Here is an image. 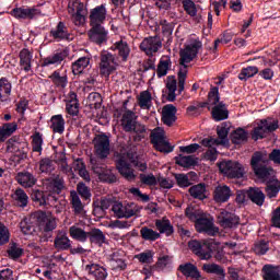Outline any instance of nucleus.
<instances>
[{"label":"nucleus","mask_w":280,"mask_h":280,"mask_svg":"<svg viewBox=\"0 0 280 280\" xmlns=\"http://www.w3.org/2000/svg\"><path fill=\"white\" fill-rule=\"evenodd\" d=\"M32 139L33 152H38L40 154L43 152V133L36 131L32 136Z\"/></svg>","instance_id":"60"},{"label":"nucleus","mask_w":280,"mask_h":280,"mask_svg":"<svg viewBox=\"0 0 280 280\" xmlns=\"http://www.w3.org/2000/svg\"><path fill=\"white\" fill-rule=\"evenodd\" d=\"M70 196L74 215H78L79 218H84V215H86V211L84 210V205L82 203V200H80V196L74 190L70 192Z\"/></svg>","instance_id":"37"},{"label":"nucleus","mask_w":280,"mask_h":280,"mask_svg":"<svg viewBox=\"0 0 280 280\" xmlns=\"http://www.w3.org/2000/svg\"><path fill=\"white\" fill-rule=\"evenodd\" d=\"M217 135L219 140V143L221 145H225V143H229V127L222 126L217 128Z\"/></svg>","instance_id":"61"},{"label":"nucleus","mask_w":280,"mask_h":280,"mask_svg":"<svg viewBox=\"0 0 280 280\" xmlns=\"http://www.w3.org/2000/svg\"><path fill=\"white\" fill-rule=\"evenodd\" d=\"M50 36L55 38V40H69L71 34H69V28L65 22H59L55 28L50 31Z\"/></svg>","instance_id":"32"},{"label":"nucleus","mask_w":280,"mask_h":280,"mask_svg":"<svg viewBox=\"0 0 280 280\" xmlns=\"http://www.w3.org/2000/svg\"><path fill=\"white\" fill-rule=\"evenodd\" d=\"M65 58H67L66 51L56 52L52 56L46 57L44 59L43 67H49V65H60Z\"/></svg>","instance_id":"52"},{"label":"nucleus","mask_w":280,"mask_h":280,"mask_svg":"<svg viewBox=\"0 0 280 280\" xmlns=\"http://www.w3.org/2000/svg\"><path fill=\"white\" fill-rule=\"evenodd\" d=\"M250 165L254 170L255 176L260 180L267 183L275 178V168L268 164V161H264V155L260 152L254 153Z\"/></svg>","instance_id":"2"},{"label":"nucleus","mask_w":280,"mask_h":280,"mask_svg":"<svg viewBox=\"0 0 280 280\" xmlns=\"http://www.w3.org/2000/svg\"><path fill=\"white\" fill-rule=\"evenodd\" d=\"M88 240H90L91 244H97V246H102V244L106 243V235L100 229H92L88 232Z\"/></svg>","instance_id":"41"},{"label":"nucleus","mask_w":280,"mask_h":280,"mask_svg":"<svg viewBox=\"0 0 280 280\" xmlns=\"http://www.w3.org/2000/svg\"><path fill=\"white\" fill-rule=\"evenodd\" d=\"M31 198L33 202L39 205V207H45L47 205V198H45V192L40 190H33Z\"/></svg>","instance_id":"62"},{"label":"nucleus","mask_w":280,"mask_h":280,"mask_svg":"<svg viewBox=\"0 0 280 280\" xmlns=\"http://www.w3.org/2000/svg\"><path fill=\"white\" fill-rule=\"evenodd\" d=\"M11 198L15 207H21L22 209H25V207L30 205V197L27 196V192H25V190H23L22 188L15 189L11 195Z\"/></svg>","instance_id":"34"},{"label":"nucleus","mask_w":280,"mask_h":280,"mask_svg":"<svg viewBox=\"0 0 280 280\" xmlns=\"http://www.w3.org/2000/svg\"><path fill=\"white\" fill-rule=\"evenodd\" d=\"M246 196L257 207H264V203L266 202V194H264V190L259 187H249L246 190Z\"/></svg>","instance_id":"24"},{"label":"nucleus","mask_w":280,"mask_h":280,"mask_svg":"<svg viewBox=\"0 0 280 280\" xmlns=\"http://www.w3.org/2000/svg\"><path fill=\"white\" fill-rule=\"evenodd\" d=\"M211 115L214 121H224V119H229V109L226 108V104H224V102H218L213 105Z\"/></svg>","instance_id":"29"},{"label":"nucleus","mask_w":280,"mask_h":280,"mask_svg":"<svg viewBox=\"0 0 280 280\" xmlns=\"http://www.w3.org/2000/svg\"><path fill=\"white\" fill-rule=\"evenodd\" d=\"M12 16L14 19H22V20H31L36 19V16H40V10L36 8H27V7H20L15 8L11 11Z\"/></svg>","instance_id":"18"},{"label":"nucleus","mask_w":280,"mask_h":280,"mask_svg":"<svg viewBox=\"0 0 280 280\" xmlns=\"http://www.w3.org/2000/svg\"><path fill=\"white\" fill-rule=\"evenodd\" d=\"M232 196L231 188L226 185H219L213 191V200L219 203L229 202Z\"/></svg>","instance_id":"28"},{"label":"nucleus","mask_w":280,"mask_h":280,"mask_svg":"<svg viewBox=\"0 0 280 280\" xmlns=\"http://www.w3.org/2000/svg\"><path fill=\"white\" fill-rule=\"evenodd\" d=\"M172 70V58L170 56H162L156 68L158 78H165L168 71Z\"/></svg>","instance_id":"38"},{"label":"nucleus","mask_w":280,"mask_h":280,"mask_svg":"<svg viewBox=\"0 0 280 280\" xmlns=\"http://www.w3.org/2000/svg\"><path fill=\"white\" fill-rule=\"evenodd\" d=\"M140 235H141L142 240H144L145 242H156V240H159L161 237V233H159L148 226L141 228Z\"/></svg>","instance_id":"50"},{"label":"nucleus","mask_w":280,"mask_h":280,"mask_svg":"<svg viewBox=\"0 0 280 280\" xmlns=\"http://www.w3.org/2000/svg\"><path fill=\"white\" fill-rule=\"evenodd\" d=\"M50 128L52 132H57L58 135H62V132H65V118L62 115H54L50 118Z\"/></svg>","instance_id":"46"},{"label":"nucleus","mask_w":280,"mask_h":280,"mask_svg":"<svg viewBox=\"0 0 280 280\" xmlns=\"http://www.w3.org/2000/svg\"><path fill=\"white\" fill-rule=\"evenodd\" d=\"M183 5L184 12L188 14V16H197L198 15V8L196 7V2L192 0H180Z\"/></svg>","instance_id":"56"},{"label":"nucleus","mask_w":280,"mask_h":280,"mask_svg":"<svg viewBox=\"0 0 280 280\" xmlns=\"http://www.w3.org/2000/svg\"><path fill=\"white\" fill-rule=\"evenodd\" d=\"M19 130V124L16 122H4L0 126V143H5L9 137H12L14 132Z\"/></svg>","instance_id":"35"},{"label":"nucleus","mask_w":280,"mask_h":280,"mask_svg":"<svg viewBox=\"0 0 280 280\" xmlns=\"http://www.w3.org/2000/svg\"><path fill=\"white\" fill-rule=\"evenodd\" d=\"M202 49V42L199 39H191L184 49L179 51V65L182 66L178 71V91H185V80H187V65L198 56V51Z\"/></svg>","instance_id":"1"},{"label":"nucleus","mask_w":280,"mask_h":280,"mask_svg":"<svg viewBox=\"0 0 280 280\" xmlns=\"http://www.w3.org/2000/svg\"><path fill=\"white\" fill-rule=\"evenodd\" d=\"M264 279L265 280H280L279 267L272 265H265L262 267Z\"/></svg>","instance_id":"48"},{"label":"nucleus","mask_w":280,"mask_h":280,"mask_svg":"<svg viewBox=\"0 0 280 280\" xmlns=\"http://www.w3.org/2000/svg\"><path fill=\"white\" fill-rule=\"evenodd\" d=\"M71 244H72V241L67 235V231L58 230L56 232V236L54 241V246L56 250H58L59 253L62 250H70Z\"/></svg>","instance_id":"19"},{"label":"nucleus","mask_w":280,"mask_h":280,"mask_svg":"<svg viewBox=\"0 0 280 280\" xmlns=\"http://www.w3.org/2000/svg\"><path fill=\"white\" fill-rule=\"evenodd\" d=\"M10 95H12V83L8 78L2 77L0 79V101L10 102Z\"/></svg>","instance_id":"40"},{"label":"nucleus","mask_w":280,"mask_h":280,"mask_svg":"<svg viewBox=\"0 0 280 280\" xmlns=\"http://www.w3.org/2000/svg\"><path fill=\"white\" fill-rule=\"evenodd\" d=\"M219 244L220 243L215 242L213 238L202 242L194 240L188 243V248H190L191 252L200 259L209 260L212 257V253L215 249V246Z\"/></svg>","instance_id":"3"},{"label":"nucleus","mask_w":280,"mask_h":280,"mask_svg":"<svg viewBox=\"0 0 280 280\" xmlns=\"http://www.w3.org/2000/svg\"><path fill=\"white\" fill-rule=\"evenodd\" d=\"M25 145V142H19L16 138H11L7 141V152L13 154L16 161H23V159H27Z\"/></svg>","instance_id":"14"},{"label":"nucleus","mask_w":280,"mask_h":280,"mask_svg":"<svg viewBox=\"0 0 280 280\" xmlns=\"http://www.w3.org/2000/svg\"><path fill=\"white\" fill-rule=\"evenodd\" d=\"M132 132H135L133 141H141L142 139H145V135H148V129L145 128V125H141V122H136L132 128Z\"/></svg>","instance_id":"58"},{"label":"nucleus","mask_w":280,"mask_h":280,"mask_svg":"<svg viewBox=\"0 0 280 280\" xmlns=\"http://www.w3.org/2000/svg\"><path fill=\"white\" fill-rule=\"evenodd\" d=\"M117 69V59L115 55L110 54L108 50H103L101 52V62H100V73L104 78H108L113 71Z\"/></svg>","instance_id":"8"},{"label":"nucleus","mask_w":280,"mask_h":280,"mask_svg":"<svg viewBox=\"0 0 280 280\" xmlns=\"http://www.w3.org/2000/svg\"><path fill=\"white\" fill-rule=\"evenodd\" d=\"M116 170H118L120 176L125 178L126 180H135L137 178V175H135V170L130 167V164L128 161H126V158L119 155L116 160Z\"/></svg>","instance_id":"17"},{"label":"nucleus","mask_w":280,"mask_h":280,"mask_svg":"<svg viewBox=\"0 0 280 280\" xmlns=\"http://www.w3.org/2000/svg\"><path fill=\"white\" fill-rule=\"evenodd\" d=\"M68 13L77 27H81V25L86 23V14H89V11L80 0H70L68 2Z\"/></svg>","instance_id":"4"},{"label":"nucleus","mask_w":280,"mask_h":280,"mask_svg":"<svg viewBox=\"0 0 280 280\" xmlns=\"http://www.w3.org/2000/svg\"><path fill=\"white\" fill-rule=\"evenodd\" d=\"M137 125V114L132 110H126L122 114L121 127L125 132H132V129Z\"/></svg>","instance_id":"30"},{"label":"nucleus","mask_w":280,"mask_h":280,"mask_svg":"<svg viewBox=\"0 0 280 280\" xmlns=\"http://www.w3.org/2000/svg\"><path fill=\"white\" fill-rule=\"evenodd\" d=\"M138 105L143 110H150L152 108V94L150 91H142L138 96Z\"/></svg>","instance_id":"47"},{"label":"nucleus","mask_w":280,"mask_h":280,"mask_svg":"<svg viewBox=\"0 0 280 280\" xmlns=\"http://www.w3.org/2000/svg\"><path fill=\"white\" fill-rule=\"evenodd\" d=\"M279 130V120L273 118L261 119L254 128L252 139L259 141V139H266L268 135Z\"/></svg>","instance_id":"5"},{"label":"nucleus","mask_w":280,"mask_h":280,"mask_svg":"<svg viewBox=\"0 0 280 280\" xmlns=\"http://www.w3.org/2000/svg\"><path fill=\"white\" fill-rule=\"evenodd\" d=\"M179 272L184 275V277L190 278V279H200V271L198 270V267L191 262H186L183 265H179L178 267Z\"/></svg>","instance_id":"36"},{"label":"nucleus","mask_w":280,"mask_h":280,"mask_svg":"<svg viewBox=\"0 0 280 280\" xmlns=\"http://www.w3.org/2000/svg\"><path fill=\"white\" fill-rule=\"evenodd\" d=\"M155 228L160 234H164L167 237L174 233V225H172V222L167 218L155 220Z\"/></svg>","instance_id":"39"},{"label":"nucleus","mask_w":280,"mask_h":280,"mask_svg":"<svg viewBox=\"0 0 280 280\" xmlns=\"http://www.w3.org/2000/svg\"><path fill=\"white\" fill-rule=\"evenodd\" d=\"M69 235L72 240L84 243L88 240L89 232L78 225H72L69 228Z\"/></svg>","instance_id":"44"},{"label":"nucleus","mask_w":280,"mask_h":280,"mask_svg":"<svg viewBox=\"0 0 280 280\" xmlns=\"http://www.w3.org/2000/svg\"><path fill=\"white\" fill-rule=\"evenodd\" d=\"M178 109L173 104H167L162 108V121L165 126H174Z\"/></svg>","instance_id":"25"},{"label":"nucleus","mask_w":280,"mask_h":280,"mask_svg":"<svg viewBox=\"0 0 280 280\" xmlns=\"http://www.w3.org/2000/svg\"><path fill=\"white\" fill-rule=\"evenodd\" d=\"M49 78L58 89H67V84H69L67 74L60 75V72L58 71H55Z\"/></svg>","instance_id":"54"},{"label":"nucleus","mask_w":280,"mask_h":280,"mask_svg":"<svg viewBox=\"0 0 280 280\" xmlns=\"http://www.w3.org/2000/svg\"><path fill=\"white\" fill-rule=\"evenodd\" d=\"M109 264L113 270H126V268H128V265L126 264V254L120 250L114 252L109 256Z\"/></svg>","instance_id":"23"},{"label":"nucleus","mask_w":280,"mask_h":280,"mask_svg":"<svg viewBox=\"0 0 280 280\" xmlns=\"http://www.w3.org/2000/svg\"><path fill=\"white\" fill-rule=\"evenodd\" d=\"M92 172L102 183H117V176L113 174V171L106 166V164L102 163V161L92 158L90 160Z\"/></svg>","instance_id":"6"},{"label":"nucleus","mask_w":280,"mask_h":280,"mask_svg":"<svg viewBox=\"0 0 280 280\" xmlns=\"http://www.w3.org/2000/svg\"><path fill=\"white\" fill-rule=\"evenodd\" d=\"M112 211L114 215L118 219L121 218H132L133 215H137V210L135 209V203H130L127 206H124V203L119 201H115Z\"/></svg>","instance_id":"16"},{"label":"nucleus","mask_w":280,"mask_h":280,"mask_svg":"<svg viewBox=\"0 0 280 280\" xmlns=\"http://www.w3.org/2000/svg\"><path fill=\"white\" fill-rule=\"evenodd\" d=\"M93 143L98 159H106L110 154V139L106 135L95 137Z\"/></svg>","instance_id":"13"},{"label":"nucleus","mask_w":280,"mask_h":280,"mask_svg":"<svg viewBox=\"0 0 280 280\" xmlns=\"http://www.w3.org/2000/svg\"><path fill=\"white\" fill-rule=\"evenodd\" d=\"M85 270L90 277H93L95 280H106V277H108V271L106 268L100 266L98 264L86 265Z\"/></svg>","instance_id":"27"},{"label":"nucleus","mask_w":280,"mask_h":280,"mask_svg":"<svg viewBox=\"0 0 280 280\" xmlns=\"http://www.w3.org/2000/svg\"><path fill=\"white\" fill-rule=\"evenodd\" d=\"M40 172L47 174L49 172H54V160L49 158H45L39 162Z\"/></svg>","instance_id":"63"},{"label":"nucleus","mask_w":280,"mask_h":280,"mask_svg":"<svg viewBox=\"0 0 280 280\" xmlns=\"http://www.w3.org/2000/svg\"><path fill=\"white\" fill-rule=\"evenodd\" d=\"M217 223L221 229H237L240 226V217L225 209H221L217 213Z\"/></svg>","instance_id":"9"},{"label":"nucleus","mask_w":280,"mask_h":280,"mask_svg":"<svg viewBox=\"0 0 280 280\" xmlns=\"http://www.w3.org/2000/svg\"><path fill=\"white\" fill-rule=\"evenodd\" d=\"M198 233H207L211 237H215L220 233V228L213 223V218L200 215L199 220L195 223Z\"/></svg>","instance_id":"11"},{"label":"nucleus","mask_w":280,"mask_h":280,"mask_svg":"<svg viewBox=\"0 0 280 280\" xmlns=\"http://www.w3.org/2000/svg\"><path fill=\"white\" fill-rule=\"evenodd\" d=\"M161 47H163V42L159 36L147 37L140 44L141 51H144L147 56H154Z\"/></svg>","instance_id":"15"},{"label":"nucleus","mask_w":280,"mask_h":280,"mask_svg":"<svg viewBox=\"0 0 280 280\" xmlns=\"http://www.w3.org/2000/svg\"><path fill=\"white\" fill-rule=\"evenodd\" d=\"M175 163L180 167H194V165L198 164V159L194 155H179L175 158Z\"/></svg>","instance_id":"49"},{"label":"nucleus","mask_w":280,"mask_h":280,"mask_svg":"<svg viewBox=\"0 0 280 280\" xmlns=\"http://www.w3.org/2000/svg\"><path fill=\"white\" fill-rule=\"evenodd\" d=\"M15 180L19 183V185H21V187H24L25 189L34 187V185L37 183L36 176L27 171L18 173Z\"/></svg>","instance_id":"26"},{"label":"nucleus","mask_w":280,"mask_h":280,"mask_svg":"<svg viewBox=\"0 0 280 280\" xmlns=\"http://www.w3.org/2000/svg\"><path fill=\"white\" fill-rule=\"evenodd\" d=\"M20 67L25 73L32 71V62L34 61V52L27 48H23L20 54Z\"/></svg>","instance_id":"22"},{"label":"nucleus","mask_w":280,"mask_h":280,"mask_svg":"<svg viewBox=\"0 0 280 280\" xmlns=\"http://www.w3.org/2000/svg\"><path fill=\"white\" fill-rule=\"evenodd\" d=\"M219 170L228 178H244V166L238 162L223 161L219 163Z\"/></svg>","instance_id":"7"},{"label":"nucleus","mask_w":280,"mask_h":280,"mask_svg":"<svg viewBox=\"0 0 280 280\" xmlns=\"http://www.w3.org/2000/svg\"><path fill=\"white\" fill-rule=\"evenodd\" d=\"M257 73H259V68H257L256 66H248L241 70V72L238 73V80L246 82V80H249V78H255Z\"/></svg>","instance_id":"53"},{"label":"nucleus","mask_w":280,"mask_h":280,"mask_svg":"<svg viewBox=\"0 0 280 280\" xmlns=\"http://www.w3.org/2000/svg\"><path fill=\"white\" fill-rule=\"evenodd\" d=\"M91 65V58L80 57L77 61L72 62V73L73 75H80L83 73L84 69Z\"/></svg>","instance_id":"45"},{"label":"nucleus","mask_w":280,"mask_h":280,"mask_svg":"<svg viewBox=\"0 0 280 280\" xmlns=\"http://www.w3.org/2000/svg\"><path fill=\"white\" fill-rule=\"evenodd\" d=\"M265 191L268 198H277L280 191V182L277 178H271L267 180Z\"/></svg>","instance_id":"42"},{"label":"nucleus","mask_w":280,"mask_h":280,"mask_svg":"<svg viewBox=\"0 0 280 280\" xmlns=\"http://www.w3.org/2000/svg\"><path fill=\"white\" fill-rule=\"evenodd\" d=\"M253 249L256 255H266L270 250V244L266 240H260L254 244Z\"/></svg>","instance_id":"57"},{"label":"nucleus","mask_w":280,"mask_h":280,"mask_svg":"<svg viewBox=\"0 0 280 280\" xmlns=\"http://www.w3.org/2000/svg\"><path fill=\"white\" fill-rule=\"evenodd\" d=\"M89 36L92 43H95L96 45H102V43H106V36H108V33L106 32V28L102 26V24H92Z\"/></svg>","instance_id":"20"},{"label":"nucleus","mask_w":280,"mask_h":280,"mask_svg":"<svg viewBox=\"0 0 280 280\" xmlns=\"http://www.w3.org/2000/svg\"><path fill=\"white\" fill-rule=\"evenodd\" d=\"M112 51H116L117 59L120 62H128V58H130V46L128 42L118 40L112 47Z\"/></svg>","instance_id":"21"},{"label":"nucleus","mask_w":280,"mask_h":280,"mask_svg":"<svg viewBox=\"0 0 280 280\" xmlns=\"http://www.w3.org/2000/svg\"><path fill=\"white\" fill-rule=\"evenodd\" d=\"M245 141H248V132L246 130L238 128L232 133V143L235 145H240V143Z\"/></svg>","instance_id":"55"},{"label":"nucleus","mask_w":280,"mask_h":280,"mask_svg":"<svg viewBox=\"0 0 280 280\" xmlns=\"http://www.w3.org/2000/svg\"><path fill=\"white\" fill-rule=\"evenodd\" d=\"M7 253L10 259H19L23 256V248L16 243H11Z\"/></svg>","instance_id":"59"},{"label":"nucleus","mask_w":280,"mask_h":280,"mask_svg":"<svg viewBox=\"0 0 280 280\" xmlns=\"http://www.w3.org/2000/svg\"><path fill=\"white\" fill-rule=\"evenodd\" d=\"M35 218L39 226L43 229V231H45V233L56 231V229L58 228L56 217H54L51 212L39 211L35 214Z\"/></svg>","instance_id":"12"},{"label":"nucleus","mask_w":280,"mask_h":280,"mask_svg":"<svg viewBox=\"0 0 280 280\" xmlns=\"http://www.w3.org/2000/svg\"><path fill=\"white\" fill-rule=\"evenodd\" d=\"M188 191L195 200H206L207 198V186L205 184L194 185Z\"/></svg>","instance_id":"43"},{"label":"nucleus","mask_w":280,"mask_h":280,"mask_svg":"<svg viewBox=\"0 0 280 280\" xmlns=\"http://www.w3.org/2000/svg\"><path fill=\"white\" fill-rule=\"evenodd\" d=\"M151 143L158 152H163L164 154L174 152V147L170 145V142L165 140V131L161 129L151 132Z\"/></svg>","instance_id":"10"},{"label":"nucleus","mask_w":280,"mask_h":280,"mask_svg":"<svg viewBox=\"0 0 280 280\" xmlns=\"http://www.w3.org/2000/svg\"><path fill=\"white\" fill-rule=\"evenodd\" d=\"M166 89L168 91L166 97L167 102H176L177 83L174 77H167Z\"/></svg>","instance_id":"51"},{"label":"nucleus","mask_w":280,"mask_h":280,"mask_svg":"<svg viewBox=\"0 0 280 280\" xmlns=\"http://www.w3.org/2000/svg\"><path fill=\"white\" fill-rule=\"evenodd\" d=\"M91 25H102L106 21V7L101 4L94 8L90 14Z\"/></svg>","instance_id":"31"},{"label":"nucleus","mask_w":280,"mask_h":280,"mask_svg":"<svg viewBox=\"0 0 280 280\" xmlns=\"http://www.w3.org/2000/svg\"><path fill=\"white\" fill-rule=\"evenodd\" d=\"M20 229L24 235H32L34 233V225L30 219H24L20 222Z\"/></svg>","instance_id":"64"},{"label":"nucleus","mask_w":280,"mask_h":280,"mask_svg":"<svg viewBox=\"0 0 280 280\" xmlns=\"http://www.w3.org/2000/svg\"><path fill=\"white\" fill-rule=\"evenodd\" d=\"M220 102V88L211 86L208 93V102L197 103V107L199 108H207V106H215Z\"/></svg>","instance_id":"33"}]
</instances>
